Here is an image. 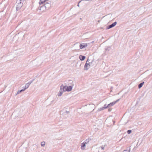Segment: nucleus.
<instances>
[{
	"mask_svg": "<svg viewBox=\"0 0 152 152\" xmlns=\"http://www.w3.org/2000/svg\"><path fill=\"white\" fill-rule=\"evenodd\" d=\"M22 0H18L16 3V9L17 11L19 10L22 6L23 2Z\"/></svg>",
	"mask_w": 152,
	"mask_h": 152,
	"instance_id": "obj_1",
	"label": "nucleus"
},
{
	"mask_svg": "<svg viewBox=\"0 0 152 152\" xmlns=\"http://www.w3.org/2000/svg\"><path fill=\"white\" fill-rule=\"evenodd\" d=\"M65 86H63V87H65L64 88V91H70L72 90V86H73L74 84L72 83V84L71 85L69 86H66V83H65Z\"/></svg>",
	"mask_w": 152,
	"mask_h": 152,
	"instance_id": "obj_2",
	"label": "nucleus"
},
{
	"mask_svg": "<svg viewBox=\"0 0 152 152\" xmlns=\"http://www.w3.org/2000/svg\"><path fill=\"white\" fill-rule=\"evenodd\" d=\"M66 87H65V88ZM60 90L59 92L58 93V96H61L62 94L64 92V87H63V84H62L61 86L60 87Z\"/></svg>",
	"mask_w": 152,
	"mask_h": 152,
	"instance_id": "obj_3",
	"label": "nucleus"
},
{
	"mask_svg": "<svg viewBox=\"0 0 152 152\" xmlns=\"http://www.w3.org/2000/svg\"><path fill=\"white\" fill-rule=\"evenodd\" d=\"M117 23L116 22H115L111 24L106 26V29H109L111 28H112L114 27L116 25Z\"/></svg>",
	"mask_w": 152,
	"mask_h": 152,
	"instance_id": "obj_4",
	"label": "nucleus"
},
{
	"mask_svg": "<svg viewBox=\"0 0 152 152\" xmlns=\"http://www.w3.org/2000/svg\"><path fill=\"white\" fill-rule=\"evenodd\" d=\"M120 99H118L115 102H113L111 103H110L109 104H108L107 105V107H110L113 106L116 103L119 101L120 100Z\"/></svg>",
	"mask_w": 152,
	"mask_h": 152,
	"instance_id": "obj_5",
	"label": "nucleus"
},
{
	"mask_svg": "<svg viewBox=\"0 0 152 152\" xmlns=\"http://www.w3.org/2000/svg\"><path fill=\"white\" fill-rule=\"evenodd\" d=\"M51 2L50 3L47 2L45 4L44 6L46 8V9L47 10L49 9L51 7Z\"/></svg>",
	"mask_w": 152,
	"mask_h": 152,
	"instance_id": "obj_6",
	"label": "nucleus"
},
{
	"mask_svg": "<svg viewBox=\"0 0 152 152\" xmlns=\"http://www.w3.org/2000/svg\"><path fill=\"white\" fill-rule=\"evenodd\" d=\"M38 9L42 12L43 11L45 10L46 9L44 5L41 6L40 7L38 8Z\"/></svg>",
	"mask_w": 152,
	"mask_h": 152,
	"instance_id": "obj_7",
	"label": "nucleus"
},
{
	"mask_svg": "<svg viewBox=\"0 0 152 152\" xmlns=\"http://www.w3.org/2000/svg\"><path fill=\"white\" fill-rule=\"evenodd\" d=\"M87 46V44H85L84 45H83L82 44H80V45L79 46L80 49H83L85 47H86Z\"/></svg>",
	"mask_w": 152,
	"mask_h": 152,
	"instance_id": "obj_8",
	"label": "nucleus"
},
{
	"mask_svg": "<svg viewBox=\"0 0 152 152\" xmlns=\"http://www.w3.org/2000/svg\"><path fill=\"white\" fill-rule=\"evenodd\" d=\"M86 58V56L80 55L79 56V58L81 61H83Z\"/></svg>",
	"mask_w": 152,
	"mask_h": 152,
	"instance_id": "obj_9",
	"label": "nucleus"
},
{
	"mask_svg": "<svg viewBox=\"0 0 152 152\" xmlns=\"http://www.w3.org/2000/svg\"><path fill=\"white\" fill-rule=\"evenodd\" d=\"M88 59L86 61V62L85 64L84 65V69L86 70H87L88 69V68H87V67L88 66V64L87 63V62L88 61Z\"/></svg>",
	"mask_w": 152,
	"mask_h": 152,
	"instance_id": "obj_10",
	"label": "nucleus"
},
{
	"mask_svg": "<svg viewBox=\"0 0 152 152\" xmlns=\"http://www.w3.org/2000/svg\"><path fill=\"white\" fill-rule=\"evenodd\" d=\"M86 144L83 142V143L81 144V148L82 149H84V148L86 146Z\"/></svg>",
	"mask_w": 152,
	"mask_h": 152,
	"instance_id": "obj_11",
	"label": "nucleus"
},
{
	"mask_svg": "<svg viewBox=\"0 0 152 152\" xmlns=\"http://www.w3.org/2000/svg\"><path fill=\"white\" fill-rule=\"evenodd\" d=\"M144 83V82H143L141 83H140L138 86V88H140L141 87H142V86L143 85Z\"/></svg>",
	"mask_w": 152,
	"mask_h": 152,
	"instance_id": "obj_12",
	"label": "nucleus"
},
{
	"mask_svg": "<svg viewBox=\"0 0 152 152\" xmlns=\"http://www.w3.org/2000/svg\"><path fill=\"white\" fill-rule=\"evenodd\" d=\"M25 89H21V90H20V91H18L17 92V94H16V95L17 94H20V93L21 92H23V91H25Z\"/></svg>",
	"mask_w": 152,
	"mask_h": 152,
	"instance_id": "obj_13",
	"label": "nucleus"
},
{
	"mask_svg": "<svg viewBox=\"0 0 152 152\" xmlns=\"http://www.w3.org/2000/svg\"><path fill=\"white\" fill-rule=\"evenodd\" d=\"M29 85L28 83H27L26 84V85L25 86V88H24V89H25V90L29 86Z\"/></svg>",
	"mask_w": 152,
	"mask_h": 152,
	"instance_id": "obj_14",
	"label": "nucleus"
},
{
	"mask_svg": "<svg viewBox=\"0 0 152 152\" xmlns=\"http://www.w3.org/2000/svg\"><path fill=\"white\" fill-rule=\"evenodd\" d=\"M93 0H81V1H79V2H78V4H77V6L78 7H79V3H80L82 1H92Z\"/></svg>",
	"mask_w": 152,
	"mask_h": 152,
	"instance_id": "obj_15",
	"label": "nucleus"
},
{
	"mask_svg": "<svg viewBox=\"0 0 152 152\" xmlns=\"http://www.w3.org/2000/svg\"><path fill=\"white\" fill-rule=\"evenodd\" d=\"M89 139H86L84 141V142L86 144H87L89 142Z\"/></svg>",
	"mask_w": 152,
	"mask_h": 152,
	"instance_id": "obj_16",
	"label": "nucleus"
},
{
	"mask_svg": "<svg viewBox=\"0 0 152 152\" xmlns=\"http://www.w3.org/2000/svg\"><path fill=\"white\" fill-rule=\"evenodd\" d=\"M110 49V47H108L107 48H106L105 49V50L106 51H109Z\"/></svg>",
	"mask_w": 152,
	"mask_h": 152,
	"instance_id": "obj_17",
	"label": "nucleus"
},
{
	"mask_svg": "<svg viewBox=\"0 0 152 152\" xmlns=\"http://www.w3.org/2000/svg\"><path fill=\"white\" fill-rule=\"evenodd\" d=\"M45 144V142H41V145L42 146H44Z\"/></svg>",
	"mask_w": 152,
	"mask_h": 152,
	"instance_id": "obj_18",
	"label": "nucleus"
},
{
	"mask_svg": "<svg viewBox=\"0 0 152 152\" xmlns=\"http://www.w3.org/2000/svg\"><path fill=\"white\" fill-rule=\"evenodd\" d=\"M105 109V107H102V108H100L99 109V111H101L102 110H103Z\"/></svg>",
	"mask_w": 152,
	"mask_h": 152,
	"instance_id": "obj_19",
	"label": "nucleus"
},
{
	"mask_svg": "<svg viewBox=\"0 0 152 152\" xmlns=\"http://www.w3.org/2000/svg\"><path fill=\"white\" fill-rule=\"evenodd\" d=\"M132 131L131 130H129L127 131V133L128 134H129L131 133Z\"/></svg>",
	"mask_w": 152,
	"mask_h": 152,
	"instance_id": "obj_20",
	"label": "nucleus"
},
{
	"mask_svg": "<svg viewBox=\"0 0 152 152\" xmlns=\"http://www.w3.org/2000/svg\"><path fill=\"white\" fill-rule=\"evenodd\" d=\"M91 107L93 108H95V105L93 104H91Z\"/></svg>",
	"mask_w": 152,
	"mask_h": 152,
	"instance_id": "obj_21",
	"label": "nucleus"
},
{
	"mask_svg": "<svg viewBox=\"0 0 152 152\" xmlns=\"http://www.w3.org/2000/svg\"><path fill=\"white\" fill-rule=\"evenodd\" d=\"M105 107V109L107 108H109V107H107V106L106 104H105L104 105V107Z\"/></svg>",
	"mask_w": 152,
	"mask_h": 152,
	"instance_id": "obj_22",
	"label": "nucleus"
},
{
	"mask_svg": "<svg viewBox=\"0 0 152 152\" xmlns=\"http://www.w3.org/2000/svg\"><path fill=\"white\" fill-rule=\"evenodd\" d=\"M101 148L102 150H104V148L103 146H101Z\"/></svg>",
	"mask_w": 152,
	"mask_h": 152,
	"instance_id": "obj_23",
	"label": "nucleus"
},
{
	"mask_svg": "<svg viewBox=\"0 0 152 152\" xmlns=\"http://www.w3.org/2000/svg\"><path fill=\"white\" fill-rule=\"evenodd\" d=\"M32 83V81H29L28 83L29 85L31 84Z\"/></svg>",
	"mask_w": 152,
	"mask_h": 152,
	"instance_id": "obj_24",
	"label": "nucleus"
},
{
	"mask_svg": "<svg viewBox=\"0 0 152 152\" xmlns=\"http://www.w3.org/2000/svg\"><path fill=\"white\" fill-rule=\"evenodd\" d=\"M65 113L66 114H68L69 113V111H66Z\"/></svg>",
	"mask_w": 152,
	"mask_h": 152,
	"instance_id": "obj_25",
	"label": "nucleus"
},
{
	"mask_svg": "<svg viewBox=\"0 0 152 152\" xmlns=\"http://www.w3.org/2000/svg\"><path fill=\"white\" fill-rule=\"evenodd\" d=\"M16 111H14L12 114V115H14L16 113Z\"/></svg>",
	"mask_w": 152,
	"mask_h": 152,
	"instance_id": "obj_26",
	"label": "nucleus"
},
{
	"mask_svg": "<svg viewBox=\"0 0 152 152\" xmlns=\"http://www.w3.org/2000/svg\"><path fill=\"white\" fill-rule=\"evenodd\" d=\"M69 82H70L71 83H73V81H72V80H69Z\"/></svg>",
	"mask_w": 152,
	"mask_h": 152,
	"instance_id": "obj_27",
	"label": "nucleus"
},
{
	"mask_svg": "<svg viewBox=\"0 0 152 152\" xmlns=\"http://www.w3.org/2000/svg\"><path fill=\"white\" fill-rule=\"evenodd\" d=\"M88 65L89 66H90V65H91V63H90V62L89 63H88Z\"/></svg>",
	"mask_w": 152,
	"mask_h": 152,
	"instance_id": "obj_28",
	"label": "nucleus"
},
{
	"mask_svg": "<svg viewBox=\"0 0 152 152\" xmlns=\"http://www.w3.org/2000/svg\"><path fill=\"white\" fill-rule=\"evenodd\" d=\"M111 109H109V110H108L109 111H110H110H111Z\"/></svg>",
	"mask_w": 152,
	"mask_h": 152,
	"instance_id": "obj_29",
	"label": "nucleus"
},
{
	"mask_svg": "<svg viewBox=\"0 0 152 152\" xmlns=\"http://www.w3.org/2000/svg\"><path fill=\"white\" fill-rule=\"evenodd\" d=\"M20 53H21V54L22 53H23V51H22V52H21V51H20Z\"/></svg>",
	"mask_w": 152,
	"mask_h": 152,
	"instance_id": "obj_30",
	"label": "nucleus"
},
{
	"mask_svg": "<svg viewBox=\"0 0 152 152\" xmlns=\"http://www.w3.org/2000/svg\"><path fill=\"white\" fill-rule=\"evenodd\" d=\"M35 79H33L31 81H32V82Z\"/></svg>",
	"mask_w": 152,
	"mask_h": 152,
	"instance_id": "obj_31",
	"label": "nucleus"
},
{
	"mask_svg": "<svg viewBox=\"0 0 152 152\" xmlns=\"http://www.w3.org/2000/svg\"><path fill=\"white\" fill-rule=\"evenodd\" d=\"M111 89H113V87H111Z\"/></svg>",
	"mask_w": 152,
	"mask_h": 152,
	"instance_id": "obj_32",
	"label": "nucleus"
},
{
	"mask_svg": "<svg viewBox=\"0 0 152 152\" xmlns=\"http://www.w3.org/2000/svg\"><path fill=\"white\" fill-rule=\"evenodd\" d=\"M130 151V149H129V151Z\"/></svg>",
	"mask_w": 152,
	"mask_h": 152,
	"instance_id": "obj_33",
	"label": "nucleus"
}]
</instances>
